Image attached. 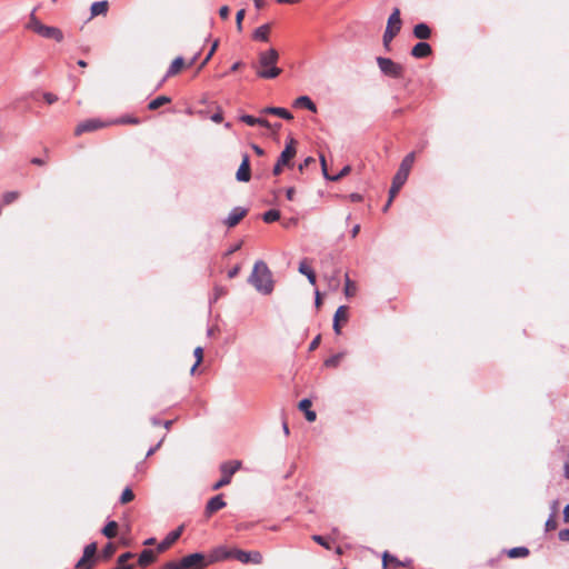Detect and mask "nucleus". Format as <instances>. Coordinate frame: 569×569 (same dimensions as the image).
<instances>
[{"mask_svg": "<svg viewBox=\"0 0 569 569\" xmlns=\"http://www.w3.org/2000/svg\"><path fill=\"white\" fill-rule=\"evenodd\" d=\"M413 162H415V153L413 152L408 153L401 161L400 167L392 179V184L389 190V202H392L396 194L399 192L401 187L406 183Z\"/></svg>", "mask_w": 569, "mask_h": 569, "instance_id": "7ed1b4c3", "label": "nucleus"}, {"mask_svg": "<svg viewBox=\"0 0 569 569\" xmlns=\"http://www.w3.org/2000/svg\"><path fill=\"white\" fill-rule=\"evenodd\" d=\"M183 528L179 527L170 531L167 537L157 546L158 552L166 551L173 542H176L182 533Z\"/></svg>", "mask_w": 569, "mask_h": 569, "instance_id": "f8f14e48", "label": "nucleus"}, {"mask_svg": "<svg viewBox=\"0 0 569 569\" xmlns=\"http://www.w3.org/2000/svg\"><path fill=\"white\" fill-rule=\"evenodd\" d=\"M286 197L288 200H293V197H295V189L291 187V188H288L287 191H286Z\"/></svg>", "mask_w": 569, "mask_h": 569, "instance_id": "680f3d73", "label": "nucleus"}, {"mask_svg": "<svg viewBox=\"0 0 569 569\" xmlns=\"http://www.w3.org/2000/svg\"><path fill=\"white\" fill-rule=\"evenodd\" d=\"M397 561H399L396 557L391 556L389 552L385 551L382 555V566L387 567L389 562L395 563L397 566Z\"/></svg>", "mask_w": 569, "mask_h": 569, "instance_id": "ea45409f", "label": "nucleus"}, {"mask_svg": "<svg viewBox=\"0 0 569 569\" xmlns=\"http://www.w3.org/2000/svg\"><path fill=\"white\" fill-rule=\"evenodd\" d=\"M563 519L566 522H569V503L565 507Z\"/></svg>", "mask_w": 569, "mask_h": 569, "instance_id": "774afa93", "label": "nucleus"}, {"mask_svg": "<svg viewBox=\"0 0 569 569\" xmlns=\"http://www.w3.org/2000/svg\"><path fill=\"white\" fill-rule=\"evenodd\" d=\"M101 127H103V123L101 121L97 119H90L79 123L74 130V133L77 136H80L83 132L94 131Z\"/></svg>", "mask_w": 569, "mask_h": 569, "instance_id": "2eb2a0df", "label": "nucleus"}, {"mask_svg": "<svg viewBox=\"0 0 569 569\" xmlns=\"http://www.w3.org/2000/svg\"><path fill=\"white\" fill-rule=\"evenodd\" d=\"M196 363L191 368V373L196 371V368L200 365L203 359V349L201 347H197L194 349Z\"/></svg>", "mask_w": 569, "mask_h": 569, "instance_id": "72a5a7b5", "label": "nucleus"}, {"mask_svg": "<svg viewBox=\"0 0 569 569\" xmlns=\"http://www.w3.org/2000/svg\"><path fill=\"white\" fill-rule=\"evenodd\" d=\"M529 555V550L526 547H515L508 551L510 558L526 557Z\"/></svg>", "mask_w": 569, "mask_h": 569, "instance_id": "473e14b6", "label": "nucleus"}, {"mask_svg": "<svg viewBox=\"0 0 569 569\" xmlns=\"http://www.w3.org/2000/svg\"><path fill=\"white\" fill-rule=\"evenodd\" d=\"M320 160H321V168H322V173H323V177L327 179V180H330L331 176H329L328 171H327V166H326V159L323 156L320 157Z\"/></svg>", "mask_w": 569, "mask_h": 569, "instance_id": "8fccbe9b", "label": "nucleus"}, {"mask_svg": "<svg viewBox=\"0 0 569 569\" xmlns=\"http://www.w3.org/2000/svg\"><path fill=\"white\" fill-rule=\"evenodd\" d=\"M247 210L241 207H234L228 217L224 219V224L232 228L239 223V221L246 216Z\"/></svg>", "mask_w": 569, "mask_h": 569, "instance_id": "4468645a", "label": "nucleus"}, {"mask_svg": "<svg viewBox=\"0 0 569 569\" xmlns=\"http://www.w3.org/2000/svg\"><path fill=\"white\" fill-rule=\"evenodd\" d=\"M248 281L262 295H270L273 290L271 271L262 260L256 261Z\"/></svg>", "mask_w": 569, "mask_h": 569, "instance_id": "f03ea898", "label": "nucleus"}, {"mask_svg": "<svg viewBox=\"0 0 569 569\" xmlns=\"http://www.w3.org/2000/svg\"><path fill=\"white\" fill-rule=\"evenodd\" d=\"M162 443V440H160L154 447L150 448L147 452V457H150L151 455H153L156 452V450L159 449V447L161 446Z\"/></svg>", "mask_w": 569, "mask_h": 569, "instance_id": "052dcab7", "label": "nucleus"}, {"mask_svg": "<svg viewBox=\"0 0 569 569\" xmlns=\"http://www.w3.org/2000/svg\"><path fill=\"white\" fill-rule=\"evenodd\" d=\"M163 569H184L183 566L180 565V561H170L167 562Z\"/></svg>", "mask_w": 569, "mask_h": 569, "instance_id": "de8ad7c7", "label": "nucleus"}, {"mask_svg": "<svg viewBox=\"0 0 569 569\" xmlns=\"http://www.w3.org/2000/svg\"><path fill=\"white\" fill-rule=\"evenodd\" d=\"M236 178L240 182H248L251 178L250 160H249V156L247 153H244L242 156V161H241L240 167L236 173Z\"/></svg>", "mask_w": 569, "mask_h": 569, "instance_id": "9b49d317", "label": "nucleus"}, {"mask_svg": "<svg viewBox=\"0 0 569 569\" xmlns=\"http://www.w3.org/2000/svg\"><path fill=\"white\" fill-rule=\"evenodd\" d=\"M171 98L168 96H159L156 99L151 100L148 104L149 110H157L163 104L170 103Z\"/></svg>", "mask_w": 569, "mask_h": 569, "instance_id": "cd10ccee", "label": "nucleus"}, {"mask_svg": "<svg viewBox=\"0 0 569 569\" xmlns=\"http://www.w3.org/2000/svg\"><path fill=\"white\" fill-rule=\"evenodd\" d=\"M315 159L311 157H308L305 159L303 163L299 166V170L302 171L305 167H307L309 163L313 162Z\"/></svg>", "mask_w": 569, "mask_h": 569, "instance_id": "bf43d9fd", "label": "nucleus"}, {"mask_svg": "<svg viewBox=\"0 0 569 569\" xmlns=\"http://www.w3.org/2000/svg\"><path fill=\"white\" fill-rule=\"evenodd\" d=\"M240 120L251 127L260 126L267 129H271V123L264 118H256L250 114H243L240 117Z\"/></svg>", "mask_w": 569, "mask_h": 569, "instance_id": "6ab92c4d", "label": "nucleus"}, {"mask_svg": "<svg viewBox=\"0 0 569 569\" xmlns=\"http://www.w3.org/2000/svg\"><path fill=\"white\" fill-rule=\"evenodd\" d=\"M133 498H134V495H133L132 490L130 488H126L120 496V502L127 503V502H130L131 500H133Z\"/></svg>", "mask_w": 569, "mask_h": 569, "instance_id": "c9c22d12", "label": "nucleus"}, {"mask_svg": "<svg viewBox=\"0 0 569 569\" xmlns=\"http://www.w3.org/2000/svg\"><path fill=\"white\" fill-rule=\"evenodd\" d=\"M210 119H211L213 122L219 123V122H221V121H222L223 117H222V113H221V112H214V113L210 117Z\"/></svg>", "mask_w": 569, "mask_h": 569, "instance_id": "4d7b16f0", "label": "nucleus"}, {"mask_svg": "<svg viewBox=\"0 0 569 569\" xmlns=\"http://www.w3.org/2000/svg\"><path fill=\"white\" fill-rule=\"evenodd\" d=\"M308 281L311 283V284H316V273L315 271H310L308 272V274H306Z\"/></svg>", "mask_w": 569, "mask_h": 569, "instance_id": "13d9d810", "label": "nucleus"}, {"mask_svg": "<svg viewBox=\"0 0 569 569\" xmlns=\"http://www.w3.org/2000/svg\"><path fill=\"white\" fill-rule=\"evenodd\" d=\"M350 166H345L337 174L331 176V181H337L350 172Z\"/></svg>", "mask_w": 569, "mask_h": 569, "instance_id": "a19ab883", "label": "nucleus"}, {"mask_svg": "<svg viewBox=\"0 0 569 569\" xmlns=\"http://www.w3.org/2000/svg\"><path fill=\"white\" fill-rule=\"evenodd\" d=\"M91 16L104 14L108 11V1H96L91 4Z\"/></svg>", "mask_w": 569, "mask_h": 569, "instance_id": "bb28decb", "label": "nucleus"}, {"mask_svg": "<svg viewBox=\"0 0 569 569\" xmlns=\"http://www.w3.org/2000/svg\"><path fill=\"white\" fill-rule=\"evenodd\" d=\"M36 10H33L30 14V19L27 23V28L39 34L44 39H53L57 42H61L63 40L62 31L57 27H49L41 23V21L36 17Z\"/></svg>", "mask_w": 569, "mask_h": 569, "instance_id": "20e7f679", "label": "nucleus"}, {"mask_svg": "<svg viewBox=\"0 0 569 569\" xmlns=\"http://www.w3.org/2000/svg\"><path fill=\"white\" fill-rule=\"evenodd\" d=\"M401 29L400 10L395 8L388 19V23L383 33V46L389 49V43L399 33Z\"/></svg>", "mask_w": 569, "mask_h": 569, "instance_id": "39448f33", "label": "nucleus"}, {"mask_svg": "<svg viewBox=\"0 0 569 569\" xmlns=\"http://www.w3.org/2000/svg\"><path fill=\"white\" fill-rule=\"evenodd\" d=\"M97 550L96 543H89L84 547L82 558L77 562L76 567L78 569H90L91 562L90 559L94 556Z\"/></svg>", "mask_w": 569, "mask_h": 569, "instance_id": "9d476101", "label": "nucleus"}, {"mask_svg": "<svg viewBox=\"0 0 569 569\" xmlns=\"http://www.w3.org/2000/svg\"><path fill=\"white\" fill-rule=\"evenodd\" d=\"M19 197V193L17 191H8L3 194L2 201L4 204H10L14 200H17Z\"/></svg>", "mask_w": 569, "mask_h": 569, "instance_id": "e433bc0d", "label": "nucleus"}, {"mask_svg": "<svg viewBox=\"0 0 569 569\" xmlns=\"http://www.w3.org/2000/svg\"><path fill=\"white\" fill-rule=\"evenodd\" d=\"M244 13H246V12H244V10H243V9H241V10H239V11L237 12V14H236L237 29H238L239 31H241V30H242V20H243V18H244Z\"/></svg>", "mask_w": 569, "mask_h": 569, "instance_id": "c03bdc74", "label": "nucleus"}, {"mask_svg": "<svg viewBox=\"0 0 569 569\" xmlns=\"http://www.w3.org/2000/svg\"><path fill=\"white\" fill-rule=\"evenodd\" d=\"M241 462L238 460L227 461L220 466L221 479L212 486L213 490H218L230 483L232 476L240 469Z\"/></svg>", "mask_w": 569, "mask_h": 569, "instance_id": "423d86ee", "label": "nucleus"}, {"mask_svg": "<svg viewBox=\"0 0 569 569\" xmlns=\"http://www.w3.org/2000/svg\"><path fill=\"white\" fill-rule=\"evenodd\" d=\"M203 559H204V556L202 553L194 552V553L183 557L180 560V565L183 566L184 569H188V568H191L194 566H201Z\"/></svg>", "mask_w": 569, "mask_h": 569, "instance_id": "f3484780", "label": "nucleus"}, {"mask_svg": "<svg viewBox=\"0 0 569 569\" xmlns=\"http://www.w3.org/2000/svg\"><path fill=\"white\" fill-rule=\"evenodd\" d=\"M270 24L266 23L257 28L252 34V38L257 41L267 42L269 40Z\"/></svg>", "mask_w": 569, "mask_h": 569, "instance_id": "b1692460", "label": "nucleus"}, {"mask_svg": "<svg viewBox=\"0 0 569 569\" xmlns=\"http://www.w3.org/2000/svg\"><path fill=\"white\" fill-rule=\"evenodd\" d=\"M261 113L263 114H274L278 116L284 120H292L293 116L291 112H289L287 109L281 107H266L261 110Z\"/></svg>", "mask_w": 569, "mask_h": 569, "instance_id": "a211bd4d", "label": "nucleus"}, {"mask_svg": "<svg viewBox=\"0 0 569 569\" xmlns=\"http://www.w3.org/2000/svg\"><path fill=\"white\" fill-rule=\"evenodd\" d=\"M226 507V501L223 500L221 495H217L212 497L206 506V515L207 517H210L213 512L222 509Z\"/></svg>", "mask_w": 569, "mask_h": 569, "instance_id": "dca6fc26", "label": "nucleus"}, {"mask_svg": "<svg viewBox=\"0 0 569 569\" xmlns=\"http://www.w3.org/2000/svg\"><path fill=\"white\" fill-rule=\"evenodd\" d=\"M278 60V51L273 48H270L259 53L258 62L253 63L252 67L257 70V76L259 78L274 79L282 72V70L277 67Z\"/></svg>", "mask_w": 569, "mask_h": 569, "instance_id": "f257e3e1", "label": "nucleus"}, {"mask_svg": "<svg viewBox=\"0 0 569 569\" xmlns=\"http://www.w3.org/2000/svg\"><path fill=\"white\" fill-rule=\"evenodd\" d=\"M233 558L242 563H254L259 565L262 562V555L259 551H244L240 549H233Z\"/></svg>", "mask_w": 569, "mask_h": 569, "instance_id": "1a4fd4ad", "label": "nucleus"}, {"mask_svg": "<svg viewBox=\"0 0 569 569\" xmlns=\"http://www.w3.org/2000/svg\"><path fill=\"white\" fill-rule=\"evenodd\" d=\"M233 558V549H228L224 546L214 548L210 555V562L222 561Z\"/></svg>", "mask_w": 569, "mask_h": 569, "instance_id": "ddd939ff", "label": "nucleus"}, {"mask_svg": "<svg viewBox=\"0 0 569 569\" xmlns=\"http://www.w3.org/2000/svg\"><path fill=\"white\" fill-rule=\"evenodd\" d=\"M217 47H218V42L216 41V42L212 44L211 49L209 50V53L207 54V57H206V59L203 60V62H202V64H201V66L206 64V63L210 60V58L212 57V54H213V52L216 51Z\"/></svg>", "mask_w": 569, "mask_h": 569, "instance_id": "603ef678", "label": "nucleus"}, {"mask_svg": "<svg viewBox=\"0 0 569 569\" xmlns=\"http://www.w3.org/2000/svg\"><path fill=\"white\" fill-rule=\"evenodd\" d=\"M295 108H306L311 112H317V106L308 96H300L293 101Z\"/></svg>", "mask_w": 569, "mask_h": 569, "instance_id": "412c9836", "label": "nucleus"}, {"mask_svg": "<svg viewBox=\"0 0 569 569\" xmlns=\"http://www.w3.org/2000/svg\"><path fill=\"white\" fill-rule=\"evenodd\" d=\"M377 63L380 71L390 78L399 79L403 74V67L390 58L378 57Z\"/></svg>", "mask_w": 569, "mask_h": 569, "instance_id": "0eeeda50", "label": "nucleus"}, {"mask_svg": "<svg viewBox=\"0 0 569 569\" xmlns=\"http://www.w3.org/2000/svg\"><path fill=\"white\" fill-rule=\"evenodd\" d=\"M114 551V546L112 543H108L104 549H103V553L106 557H110Z\"/></svg>", "mask_w": 569, "mask_h": 569, "instance_id": "864d4df0", "label": "nucleus"}, {"mask_svg": "<svg viewBox=\"0 0 569 569\" xmlns=\"http://www.w3.org/2000/svg\"><path fill=\"white\" fill-rule=\"evenodd\" d=\"M240 271V267L239 266H234L233 268H231L229 271H228V278L232 279L234 278Z\"/></svg>", "mask_w": 569, "mask_h": 569, "instance_id": "6e6d98bb", "label": "nucleus"}, {"mask_svg": "<svg viewBox=\"0 0 569 569\" xmlns=\"http://www.w3.org/2000/svg\"><path fill=\"white\" fill-rule=\"evenodd\" d=\"M558 536L561 541H569V528L560 530Z\"/></svg>", "mask_w": 569, "mask_h": 569, "instance_id": "3c124183", "label": "nucleus"}, {"mask_svg": "<svg viewBox=\"0 0 569 569\" xmlns=\"http://www.w3.org/2000/svg\"><path fill=\"white\" fill-rule=\"evenodd\" d=\"M252 149H253V151L256 152V154H258V156H263V153H264L263 149H262V148H260V147H259V146H257V144H252Z\"/></svg>", "mask_w": 569, "mask_h": 569, "instance_id": "338daca9", "label": "nucleus"}, {"mask_svg": "<svg viewBox=\"0 0 569 569\" xmlns=\"http://www.w3.org/2000/svg\"><path fill=\"white\" fill-rule=\"evenodd\" d=\"M156 560V552L151 549H144L139 555L138 565L140 567H147Z\"/></svg>", "mask_w": 569, "mask_h": 569, "instance_id": "5701e85b", "label": "nucleus"}, {"mask_svg": "<svg viewBox=\"0 0 569 569\" xmlns=\"http://www.w3.org/2000/svg\"><path fill=\"white\" fill-rule=\"evenodd\" d=\"M310 407H311V400H309V399H302L299 402V409L305 412L306 419L309 422H312V421L316 420L317 415H316V412L313 410H310Z\"/></svg>", "mask_w": 569, "mask_h": 569, "instance_id": "393cba45", "label": "nucleus"}, {"mask_svg": "<svg viewBox=\"0 0 569 569\" xmlns=\"http://www.w3.org/2000/svg\"><path fill=\"white\" fill-rule=\"evenodd\" d=\"M229 14H230V9L228 6H222L219 9V16L221 17V19H228Z\"/></svg>", "mask_w": 569, "mask_h": 569, "instance_id": "09e8293b", "label": "nucleus"}, {"mask_svg": "<svg viewBox=\"0 0 569 569\" xmlns=\"http://www.w3.org/2000/svg\"><path fill=\"white\" fill-rule=\"evenodd\" d=\"M184 66V60L182 57H177L168 68L166 76L163 78V81H166L168 78L176 76L179 73Z\"/></svg>", "mask_w": 569, "mask_h": 569, "instance_id": "4be33fe9", "label": "nucleus"}, {"mask_svg": "<svg viewBox=\"0 0 569 569\" xmlns=\"http://www.w3.org/2000/svg\"><path fill=\"white\" fill-rule=\"evenodd\" d=\"M256 9L260 10L266 6V0H253Z\"/></svg>", "mask_w": 569, "mask_h": 569, "instance_id": "0e129e2a", "label": "nucleus"}, {"mask_svg": "<svg viewBox=\"0 0 569 569\" xmlns=\"http://www.w3.org/2000/svg\"><path fill=\"white\" fill-rule=\"evenodd\" d=\"M296 140L293 138H289L284 149L280 153L277 163L273 167V174L278 176L282 171L283 166H288L290 160L296 156Z\"/></svg>", "mask_w": 569, "mask_h": 569, "instance_id": "6e6552de", "label": "nucleus"}, {"mask_svg": "<svg viewBox=\"0 0 569 569\" xmlns=\"http://www.w3.org/2000/svg\"><path fill=\"white\" fill-rule=\"evenodd\" d=\"M345 352H339V353H336L333 356H331L330 358H328L326 361H325V366L328 367V368H336L339 366L341 359L345 357Z\"/></svg>", "mask_w": 569, "mask_h": 569, "instance_id": "7c9ffc66", "label": "nucleus"}, {"mask_svg": "<svg viewBox=\"0 0 569 569\" xmlns=\"http://www.w3.org/2000/svg\"><path fill=\"white\" fill-rule=\"evenodd\" d=\"M319 343H320V336H317V337H316V338H313V340L310 342V345H309V350H310V351H312V350L317 349V348H318V346H319Z\"/></svg>", "mask_w": 569, "mask_h": 569, "instance_id": "5fc2aeb1", "label": "nucleus"}, {"mask_svg": "<svg viewBox=\"0 0 569 569\" xmlns=\"http://www.w3.org/2000/svg\"><path fill=\"white\" fill-rule=\"evenodd\" d=\"M345 281H346V286H345V295H346L347 297H351V296H353V293H355V288H353L352 282H351V280H350V278H349V276H348V274H346V276H345Z\"/></svg>", "mask_w": 569, "mask_h": 569, "instance_id": "4c0bfd02", "label": "nucleus"}, {"mask_svg": "<svg viewBox=\"0 0 569 569\" xmlns=\"http://www.w3.org/2000/svg\"><path fill=\"white\" fill-rule=\"evenodd\" d=\"M360 231V224H355L350 231L351 237L356 238Z\"/></svg>", "mask_w": 569, "mask_h": 569, "instance_id": "e2e57ef3", "label": "nucleus"}, {"mask_svg": "<svg viewBox=\"0 0 569 569\" xmlns=\"http://www.w3.org/2000/svg\"><path fill=\"white\" fill-rule=\"evenodd\" d=\"M545 526H546V530L547 531H551V530H555L557 528V521H556L553 515L549 516V518L547 519Z\"/></svg>", "mask_w": 569, "mask_h": 569, "instance_id": "37998d69", "label": "nucleus"}, {"mask_svg": "<svg viewBox=\"0 0 569 569\" xmlns=\"http://www.w3.org/2000/svg\"><path fill=\"white\" fill-rule=\"evenodd\" d=\"M333 331L337 333V335H340L341 333V328H340V325H339V321L337 319H333Z\"/></svg>", "mask_w": 569, "mask_h": 569, "instance_id": "69168bd1", "label": "nucleus"}, {"mask_svg": "<svg viewBox=\"0 0 569 569\" xmlns=\"http://www.w3.org/2000/svg\"><path fill=\"white\" fill-rule=\"evenodd\" d=\"M133 555L131 552H124L118 558V566L114 569H132V565H128L127 561L131 559Z\"/></svg>", "mask_w": 569, "mask_h": 569, "instance_id": "c85d7f7f", "label": "nucleus"}, {"mask_svg": "<svg viewBox=\"0 0 569 569\" xmlns=\"http://www.w3.org/2000/svg\"><path fill=\"white\" fill-rule=\"evenodd\" d=\"M298 270L301 274H305V276L308 274V272L312 271V269L306 263V260H303L299 263Z\"/></svg>", "mask_w": 569, "mask_h": 569, "instance_id": "49530a36", "label": "nucleus"}, {"mask_svg": "<svg viewBox=\"0 0 569 569\" xmlns=\"http://www.w3.org/2000/svg\"><path fill=\"white\" fill-rule=\"evenodd\" d=\"M43 99L49 104H52L56 101H58V97L56 94L51 93V92H44L43 93Z\"/></svg>", "mask_w": 569, "mask_h": 569, "instance_id": "a18cd8bd", "label": "nucleus"}, {"mask_svg": "<svg viewBox=\"0 0 569 569\" xmlns=\"http://www.w3.org/2000/svg\"><path fill=\"white\" fill-rule=\"evenodd\" d=\"M347 318H348V309H347V307L346 306H340L337 309L333 319H337L338 321H340V320H345L346 321Z\"/></svg>", "mask_w": 569, "mask_h": 569, "instance_id": "f704fd0d", "label": "nucleus"}, {"mask_svg": "<svg viewBox=\"0 0 569 569\" xmlns=\"http://www.w3.org/2000/svg\"><path fill=\"white\" fill-rule=\"evenodd\" d=\"M431 53V47L427 42H418L411 50V54L417 59H422Z\"/></svg>", "mask_w": 569, "mask_h": 569, "instance_id": "aec40b11", "label": "nucleus"}, {"mask_svg": "<svg viewBox=\"0 0 569 569\" xmlns=\"http://www.w3.org/2000/svg\"><path fill=\"white\" fill-rule=\"evenodd\" d=\"M312 540L316 541L317 543H319L320 546L325 547L326 549L331 548L328 539L323 536L315 535V536H312Z\"/></svg>", "mask_w": 569, "mask_h": 569, "instance_id": "58836bf2", "label": "nucleus"}, {"mask_svg": "<svg viewBox=\"0 0 569 569\" xmlns=\"http://www.w3.org/2000/svg\"><path fill=\"white\" fill-rule=\"evenodd\" d=\"M118 523L116 521H109L102 529V533L107 538H113L117 535Z\"/></svg>", "mask_w": 569, "mask_h": 569, "instance_id": "c756f323", "label": "nucleus"}, {"mask_svg": "<svg viewBox=\"0 0 569 569\" xmlns=\"http://www.w3.org/2000/svg\"><path fill=\"white\" fill-rule=\"evenodd\" d=\"M431 30L426 23H418L413 28V36L418 39L426 40L430 38Z\"/></svg>", "mask_w": 569, "mask_h": 569, "instance_id": "a878e982", "label": "nucleus"}, {"mask_svg": "<svg viewBox=\"0 0 569 569\" xmlns=\"http://www.w3.org/2000/svg\"><path fill=\"white\" fill-rule=\"evenodd\" d=\"M280 218V211L276 209L268 210L263 213L262 219L267 223L274 222L279 220Z\"/></svg>", "mask_w": 569, "mask_h": 569, "instance_id": "2f4dec72", "label": "nucleus"}, {"mask_svg": "<svg viewBox=\"0 0 569 569\" xmlns=\"http://www.w3.org/2000/svg\"><path fill=\"white\" fill-rule=\"evenodd\" d=\"M140 121L139 119L137 118H133V117H123V118H120V119H117L116 121H113V123H132V124H138Z\"/></svg>", "mask_w": 569, "mask_h": 569, "instance_id": "79ce46f5", "label": "nucleus"}]
</instances>
